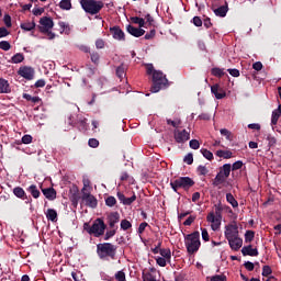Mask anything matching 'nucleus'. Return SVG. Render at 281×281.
Returning a JSON list of instances; mask_svg holds the SVG:
<instances>
[{"label": "nucleus", "instance_id": "nucleus-1", "mask_svg": "<svg viewBox=\"0 0 281 281\" xmlns=\"http://www.w3.org/2000/svg\"><path fill=\"white\" fill-rule=\"evenodd\" d=\"M97 255L100 260H115V256L117 255V246L111 243H103L97 245Z\"/></svg>", "mask_w": 281, "mask_h": 281}, {"label": "nucleus", "instance_id": "nucleus-2", "mask_svg": "<svg viewBox=\"0 0 281 281\" xmlns=\"http://www.w3.org/2000/svg\"><path fill=\"white\" fill-rule=\"evenodd\" d=\"M184 245L190 256L196 254L201 249V233L195 231L191 234L184 235Z\"/></svg>", "mask_w": 281, "mask_h": 281}, {"label": "nucleus", "instance_id": "nucleus-3", "mask_svg": "<svg viewBox=\"0 0 281 281\" xmlns=\"http://www.w3.org/2000/svg\"><path fill=\"white\" fill-rule=\"evenodd\" d=\"M106 229V224L102 218H97L93 224L90 226L89 223L83 224V231L87 232L90 236H94V238H100V236H104V231Z\"/></svg>", "mask_w": 281, "mask_h": 281}, {"label": "nucleus", "instance_id": "nucleus-4", "mask_svg": "<svg viewBox=\"0 0 281 281\" xmlns=\"http://www.w3.org/2000/svg\"><path fill=\"white\" fill-rule=\"evenodd\" d=\"M168 87V79L164 72L157 70L154 71L153 75V86L150 88L151 93H159L161 89H166Z\"/></svg>", "mask_w": 281, "mask_h": 281}, {"label": "nucleus", "instance_id": "nucleus-5", "mask_svg": "<svg viewBox=\"0 0 281 281\" xmlns=\"http://www.w3.org/2000/svg\"><path fill=\"white\" fill-rule=\"evenodd\" d=\"M80 5L87 14H99L104 8V2L97 0H80Z\"/></svg>", "mask_w": 281, "mask_h": 281}, {"label": "nucleus", "instance_id": "nucleus-6", "mask_svg": "<svg viewBox=\"0 0 281 281\" xmlns=\"http://www.w3.org/2000/svg\"><path fill=\"white\" fill-rule=\"evenodd\" d=\"M232 173V165L225 164L220 168L218 173L215 176L213 186L218 187L222 186V183H225L227 179L229 178V175Z\"/></svg>", "mask_w": 281, "mask_h": 281}, {"label": "nucleus", "instance_id": "nucleus-7", "mask_svg": "<svg viewBox=\"0 0 281 281\" xmlns=\"http://www.w3.org/2000/svg\"><path fill=\"white\" fill-rule=\"evenodd\" d=\"M173 192H177L179 188L183 190H190L194 186V181L190 177H181L170 182Z\"/></svg>", "mask_w": 281, "mask_h": 281}, {"label": "nucleus", "instance_id": "nucleus-8", "mask_svg": "<svg viewBox=\"0 0 281 281\" xmlns=\"http://www.w3.org/2000/svg\"><path fill=\"white\" fill-rule=\"evenodd\" d=\"M206 221L207 223L211 224V228L213 229V232H218V229H221V223L223 221V216L217 215L214 212H210L206 216Z\"/></svg>", "mask_w": 281, "mask_h": 281}, {"label": "nucleus", "instance_id": "nucleus-9", "mask_svg": "<svg viewBox=\"0 0 281 281\" xmlns=\"http://www.w3.org/2000/svg\"><path fill=\"white\" fill-rule=\"evenodd\" d=\"M54 27V20H52V18L48 16H43L40 20V32H42V34H45V32H49V30H52Z\"/></svg>", "mask_w": 281, "mask_h": 281}, {"label": "nucleus", "instance_id": "nucleus-10", "mask_svg": "<svg viewBox=\"0 0 281 281\" xmlns=\"http://www.w3.org/2000/svg\"><path fill=\"white\" fill-rule=\"evenodd\" d=\"M224 236L226 240H229L231 238H235L236 236H238V225L236 223L226 225Z\"/></svg>", "mask_w": 281, "mask_h": 281}, {"label": "nucleus", "instance_id": "nucleus-11", "mask_svg": "<svg viewBox=\"0 0 281 281\" xmlns=\"http://www.w3.org/2000/svg\"><path fill=\"white\" fill-rule=\"evenodd\" d=\"M18 74H19V76H21L25 80H34L35 71H34V68H32L30 66L20 67Z\"/></svg>", "mask_w": 281, "mask_h": 281}, {"label": "nucleus", "instance_id": "nucleus-12", "mask_svg": "<svg viewBox=\"0 0 281 281\" xmlns=\"http://www.w3.org/2000/svg\"><path fill=\"white\" fill-rule=\"evenodd\" d=\"M173 137L178 144H186V142L190 139V132L186 130H182V131L176 130L173 132Z\"/></svg>", "mask_w": 281, "mask_h": 281}, {"label": "nucleus", "instance_id": "nucleus-13", "mask_svg": "<svg viewBox=\"0 0 281 281\" xmlns=\"http://www.w3.org/2000/svg\"><path fill=\"white\" fill-rule=\"evenodd\" d=\"M82 201L86 203V205H88V207H92V209L98 207V199H95V196H93V194L91 193L83 192Z\"/></svg>", "mask_w": 281, "mask_h": 281}, {"label": "nucleus", "instance_id": "nucleus-14", "mask_svg": "<svg viewBox=\"0 0 281 281\" xmlns=\"http://www.w3.org/2000/svg\"><path fill=\"white\" fill-rule=\"evenodd\" d=\"M211 93L215 95L216 100H223L227 95V92H225V89L223 87H220L218 83L213 85L211 87Z\"/></svg>", "mask_w": 281, "mask_h": 281}, {"label": "nucleus", "instance_id": "nucleus-15", "mask_svg": "<svg viewBox=\"0 0 281 281\" xmlns=\"http://www.w3.org/2000/svg\"><path fill=\"white\" fill-rule=\"evenodd\" d=\"M231 249H233L234 251H238V249H240V247H243V238H240L239 235L232 237L231 239H227Z\"/></svg>", "mask_w": 281, "mask_h": 281}, {"label": "nucleus", "instance_id": "nucleus-16", "mask_svg": "<svg viewBox=\"0 0 281 281\" xmlns=\"http://www.w3.org/2000/svg\"><path fill=\"white\" fill-rule=\"evenodd\" d=\"M110 32L115 41H125L124 31L120 26H113Z\"/></svg>", "mask_w": 281, "mask_h": 281}, {"label": "nucleus", "instance_id": "nucleus-17", "mask_svg": "<svg viewBox=\"0 0 281 281\" xmlns=\"http://www.w3.org/2000/svg\"><path fill=\"white\" fill-rule=\"evenodd\" d=\"M126 30L128 34L135 36L136 38H139V36H144V34H146V31L144 29H137L133 25H127Z\"/></svg>", "mask_w": 281, "mask_h": 281}, {"label": "nucleus", "instance_id": "nucleus-18", "mask_svg": "<svg viewBox=\"0 0 281 281\" xmlns=\"http://www.w3.org/2000/svg\"><path fill=\"white\" fill-rule=\"evenodd\" d=\"M241 254H243V256H252V257L258 256V249L251 247V245L244 246L241 248Z\"/></svg>", "mask_w": 281, "mask_h": 281}, {"label": "nucleus", "instance_id": "nucleus-19", "mask_svg": "<svg viewBox=\"0 0 281 281\" xmlns=\"http://www.w3.org/2000/svg\"><path fill=\"white\" fill-rule=\"evenodd\" d=\"M42 192L48 201H54L56 199V190L54 188L43 189Z\"/></svg>", "mask_w": 281, "mask_h": 281}, {"label": "nucleus", "instance_id": "nucleus-20", "mask_svg": "<svg viewBox=\"0 0 281 281\" xmlns=\"http://www.w3.org/2000/svg\"><path fill=\"white\" fill-rule=\"evenodd\" d=\"M45 214L47 221H52V223H56V221H58V212H56V210L48 209Z\"/></svg>", "mask_w": 281, "mask_h": 281}, {"label": "nucleus", "instance_id": "nucleus-21", "mask_svg": "<svg viewBox=\"0 0 281 281\" xmlns=\"http://www.w3.org/2000/svg\"><path fill=\"white\" fill-rule=\"evenodd\" d=\"M120 223V213L114 212L109 215V225L110 227H115Z\"/></svg>", "mask_w": 281, "mask_h": 281}, {"label": "nucleus", "instance_id": "nucleus-22", "mask_svg": "<svg viewBox=\"0 0 281 281\" xmlns=\"http://www.w3.org/2000/svg\"><path fill=\"white\" fill-rule=\"evenodd\" d=\"M27 192H30L33 199H38V196H41V191L38 190V187H36V184H31L27 188Z\"/></svg>", "mask_w": 281, "mask_h": 281}, {"label": "nucleus", "instance_id": "nucleus-23", "mask_svg": "<svg viewBox=\"0 0 281 281\" xmlns=\"http://www.w3.org/2000/svg\"><path fill=\"white\" fill-rule=\"evenodd\" d=\"M21 30H24V32H32L34 27H36V23L34 21L32 22H23L20 24Z\"/></svg>", "mask_w": 281, "mask_h": 281}, {"label": "nucleus", "instance_id": "nucleus-24", "mask_svg": "<svg viewBox=\"0 0 281 281\" xmlns=\"http://www.w3.org/2000/svg\"><path fill=\"white\" fill-rule=\"evenodd\" d=\"M0 93H10V83L5 79H0Z\"/></svg>", "mask_w": 281, "mask_h": 281}, {"label": "nucleus", "instance_id": "nucleus-25", "mask_svg": "<svg viewBox=\"0 0 281 281\" xmlns=\"http://www.w3.org/2000/svg\"><path fill=\"white\" fill-rule=\"evenodd\" d=\"M227 7L225 5H222V7H218L217 9H214V14L215 16H221V18H224V16H227Z\"/></svg>", "mask_w": 281, "mask_h": 281}, {"label": "nucleus", "instance_id": "nucleus-26", "mask_svg": "<svg viewBox=\"0 0 281 281\" xmlns=\"http://www.w3.org/2000/svg\"><path fill=\"white\" fill-rule=\"evenodd\" d=\"M24 60H25V56L23 54H21V53H16L11 58V63L13 65H19V63H23Z\"/></svg>", "mask_w": 281, "mask_h": 281}, {"label": "nucleus", "instance_id": "nucleus-27", "mask_svg": "<svg viewBox=\"0 0 281 281\" xmlns=\"http://www.w3.org/2000/svg\"><path fill=\"white\" fill-rule=\"evenodd\" d=\"M217 157H223V159H232L233 154L231 150L220 149L216 151Z\"/></svg>", "mask_w": 281, "mask_h": 281}, {"label": "nucleus", "instance_id": "nucleus-28", "mask_svg": "<svg viewBox=\"0 0 281 281\" xmlns=\"http://www.w3.org/2000/svg\"><path fill=\"white\" fill-rule=\"evenodd\" d=\"M116 76L120 78V80L126 78V68L124 65H121L116 68Z\"/></svg>", "mask_w": 281, "mask_h": 281}, {"label": "nucleus", "instance_id": "nucleus-29", "mask_svg": "<svg viewBox=\"0 0 281 281\" xmlns=\"http://www.w3.org/2000/svg\"><path fill=\"white\" fill-rule=\"evenodd\" d=\"M226 201L232 207H238V201H236V198L232 193L226 194Z\"/></svg>", "mask_w": 281, "mask_h": 281}, {"label": "nucleus", "instance_id": "nucleus-30", "mask_svg": "<svg viewBox=\"0 0 281 281\" xmlns=\"http://www.w3.org/2000/svg\"><path fill=\"white\" fill-rule=\"evenodd\" d=\"M143 280L144 281H157V274L143 271Z\"/></svg>", "mask_w": 281, "mask_h": 281}, {"label": "nucleus", "instance_id": "nucleus-31", "mask_svg": "<svg viewBox=\"0 0 281 281\" xmlns=\"http://www.w3.org/2000/svg\"><path fill=\"white\" fill-rule=\"evenodd\" d=\"M160 256H162L165 260H170V258H172V252L170 251V248H161Z\"/></svg>", "mask_w": 281, "mask_h": 281}, {"label": "nucleus", "instance_id": "nucleus-32", "mask_svg": "<svg viewBox=\"0 0 281 281\" xmlns=\"http://www.w3.org/2000/svg\"><path fill=\"white\" fill-rule=\"evenodd\" d=\"M59 8L61 10H71V0H60Z\"/></svg>", "mask_w": 281, "mask_h": 281}, {"label": "nucleus", "instance_id": "nucleus-33", "mask_svg": "<svg viewBox=\"0 0 281 281\" xmlns=\"http://www.w3.org/2000/svg\"><path fill=\"white\" fill-rule=\"evenodd\" d=\"M13 194L18 196V199H23V196H25V190L21 187H16L13 189Z\"/></svg>", "mask_w": 281, "mask_h": 281}, {"label": "nucleus", "instance_id": "nucleus-34", "mask_svg": "<svg viewBox=\"0 0 281 281\" xmlns=\"http://www.w3.org/2000/svg\"><path fill=\"white\" fill-rule=\"evenodd\" d=\"M132 23H135L139 27H145L146 26V21L144 20V18L134 16V18H132Z\"/></svg>", "mask_w": 281, "mask_h": 281}, {"label": "nucleus", "instance_id": "nucleus-35", "mask_svg": "<svg viewBox=\"0 0 281 281\" xmlns=\"http://www.w3.org/2000/svg\"><path fill=\"white\" fill-rule=\"evenodd\" d=\"M200 153L203 155V157L205 158V159H207L209 161H212V159H214V154H212V151H210V150H207V149H205V148H202L201 150H200Z\"/></svg>", "mask_w": 281, "mask_h": 281}, {"label": "nucleus", "instance_id": "nucleus-36", "mask_svg": "<svg viewBox=\"0 0 281 281\" xmlns=\"http://www.w3.org/2000/svg\"><path fill=\"white\" fill-rule=\"evenodd\" d=\"M281 113L278 110H273L272 116H271V124L276 126L278 124V120H280Z\"/></svg>", "mask_w": 281, "mask_h": 281}, {"label": "nucleus", "instance_id": "nucleus-37", "mask_svg": "<svg viewBox=\"0 0 281 281\" xmlns=\"http://www.w3.org/2000/svg\"><path fill=\"white\" fill-rule=\"evenodd\" d=\"M23 98L27 100L29 102H33L34 104L41 102V98L38 97H32L31 94L24 93Z\"/></svg>", "mask_w": 281, "mask_h": 281}, {"label": "nucleus", "instance_id": "nucleus-38", "mask_svg": "<svg viewBox=\"0 0 281 281\" xmlns=\"http://www.w3.org/2000/svg\"><path fill=\"white\" fill-rule=\"evenodd\" d=\"M212 74H213L216 78H223V76H225V69H222V68H213V69H212Z\"/></svg>", "mask_w": 281, "mask_h": 281}, {"label": "nucleus", "instance_id": "nucleus-39", "mask_svg": "<svg viewBox=\"0 0 281 281\" xmlns=\"http://www.w3.org/2000/svg\"><path fill=\"white\" fill-rule=\"evenodd\" d=\"M221 135H223L228 142H232L233 136H232V132H229V130L227 128H222L220 131Z\"/></svg>", "mask_w": 281, "mask_h": 281}, {"label": "nucleus", "instance_id": "nucleus-40", "mask_svg": "<svg viewBox=\"0 0 281 281\" xmlns=\"http://www.w3.org/2000/svg\"><path fill=\"white\" fill-rule=\"evenodd\" d=\"M11 48H12V45H10V42L8 41L0 42V49H2L3 52H10Z\"/></svg>", "mask_w": 281, "mask_h": 281}, {"label": "nucleus", "instance_id": "nucleus-41", "mask_svg": "<svg viewBox=\"0 0 281 281\" xmlns=\"http://www.w3.org/2000/svg\"><path fill=\"white\" fill-rule=\"evenodd\" d=\"M131 227H133V224H131L128 220L121 221V229H123V232H126V229H131Z\"/></svg>", "mask_w": 281, "mask_h": 281}, {"label": "nucleus", "instance_id": "nucleus-42", "mask_svg": "<svg viewBox=\"0 0 281 281\" xmlns=\"http://www.w3.org/2000/svg\"><path fill=\"white\" fill-rule=\"evenodd\" d=\"M189 146L192 148V150H199L201 148V143H199L196 139H191L189 142Z\"/></svg>", "mask_w": 281, "mask_h": 281}, {"label": "nucleus", "instance_id": "nucleus-43", "mask_svg": "<svg viewBox=\"0 0 281 281\" xmlns=\"http://www.w3.org/2000/svg\"><path fill=\"white\" fill-rule=\"evenodd\" d=\"M115 203H117V200H115V196H108L105 199V205H108V207H113Z\"/></svg>", "mask_w": 281, "mask_h": 281}, {"label": "nucleus", "instance_id": "nucleus-44", "mask_svg": "<svg viewBox=\"0 0 281 281\" xmlns=\"http://www.w3.org/2000/svg\"><path fill=\"white\" fill-rule=\"evenodd\" d=\"M255 233L252 231H247L245 233V243H251L254 240Z\"/></svg>", "mask_w": 281, "mask_h": 281}, {"label": "nucleus", "instance_id": "nucleus-45", "mask_svg": "<svg viewBox=\"0 0 281 281\" xmlns=\"http://www.w3.org/2000/svg\"><path fill=\"white\" fill-rule=\"evenodd\" d=\"M115 280L117 281H126V273H124V271H117L115 273Z\"/></svg>", "mask_w": 281, "mask_h": 281}, {"label": "nucleus", "instance_id": "nucleus-46", "mask_svg": "<svg viewBox=\"0 0 281 281\" xmlns=\"http://www.w3.org/2000/svg\"><path fill=\"white\" fill-rule=\"evenodd\" d=\"M88 146H90V148H98V146H100V142L95 138H90L88 140Z\"/></svg>", "mask_w": 281, "mask_h": 281}, {"label": "nucleus", "instance_id": "nucleus-47", "mask_svg": "<svg viewBox=\"0 0 281 281\" xmlns=\"http://www.w3.org/2000/svg\"><path fill=\"white\" fill-rule=\"evenodd\" d=\"M156 262L159 267H166L168 260L164 257H157Z\"/></svg>", "mask_w": 281, "mask_h": 281}, {"label": "nucleus", "instance_id": "nucleus-48", "mask_svg": "<svg viewBox=\"0 0 281 281\" xmlns=\"http://www.w3.org/2000/svg\"><path fill=\"white\" fill-rule=\"evenodd\" d=\"M243 168V160H237L231 166V170H240Z\"/></svg>", "mask_w": 281, "mask_h": 281}, {"label": "nucleus", "instance_id": "nucleus-49", "mask_svg": "<svg viewBox=\"0 0 281 281\" xmlns=\"http://www.w3.org/2000/svg\"><path fill=\"white\" fill-rule=\"evenodd\" d=\"M271 273H272L271 267L263 266V268H262V276L265 278H267V277L271 276Z\"/></svg>", "mask_w": 281, "mask_h": 281}, {"label": "nucleus", "instance_id": "nucleus-50", "mask_svg": "<svg viewBox=\"0 0 281 281\" xmlns=\"http://www.w3.org/2000/svg\"><path fill=\"white\" fill-rule=\"evenodd\" d=\"M183 161L188 164V166H192V164L194 162V157L192 156V154H188L184 157Z\"/></svg>", "mask_w": 281, "mask_h": 281}, {"label": "nucleus", "instance_id": "nucleus-51", "mask_svg": "<svg viewBox=\"0 0 281 281\" xmlns=\"http://www.w3.org/2000/svg\"><path fill=\"white\" fill-rule=\"evenodd\" d=\"M211 281H227V277L224 274H216L211 278Z\"/></svg>", "mask_w": 281, "mask_h": 281}, {"label": "nucleus", "instance_id": "nucleus-52", "mask_svg": "<svg viewBox=\"0 0 281 281\" xmlns=\"http://www.w3.org/2000/svg\"><path fill=\"white\" fill-rule=\"evenodd\" d=\"M228 71V74L231 75V76H233V78H238V76H240V70L239 69H236V68H231V69H228L227 70Z\"/></svg>", "mask_w": 281, "mask_h": 281}, {"label": "nucleus", "instance_id": "nucleus-53", "mask_svg": "<svg viewBox=\"0 0 281 281\" xmlns=\"http://www.w3.org/2000/svg\"><path fill=\"white\" fill-rule=\"evenodd\" d=\"M201 232H202V240L207 243L210 240V234L207 233V229L206 228H201Z\"/></svg>", "mask_w": 281, "mask_h": 281}, {"label": "nucleus", "instance_id": "nucleus-54", "mask_svg": "<svg viewBox=\"0 0 281 281\" xmlns=\"http://www.w3.org/2000/svg\"><path fill=\"white\" fill-rule=\"evenodd\" d=\"M137 195L133 194L131 198H125V202L123 205H132L134 201H136Z\"/></svg>", "mask_w": 281, "mask_h": 281}, {"label": "nucleus", "instance_id": "nucleus-55", "mask_svg": "<svg viewBox=\"0 0 281 281\" xmlns=\"http://www.w3.org/2000/svg\"><path fill=\"white\" fill-rule=\"evenodd\" d=\"M90 58L92 60V63L97 64L100 61V54L95 53V52H92L90 54Z\"/></svg>", "mask_w": 281, "mask_h": 281}, {"label": "nucleus", "instance_id": "nucleus-56", "mask_svg": "<svg viewBox=\"0 0 281 281\" xmlns=\"http://www.w3.org/2000/svg\"><path fill=\"white\" fill-rule=\"evenodd\" d=\"M198 172H199V175H202V176L207 175V167H205V166H203V165H200V166L198 167Z\"/></svg>", "mask_w": 281, "mask_h": 281}, {"label": "nucleus", "instance_id": "nucleus-57", "mask_svg": "<svg viewBox=\"0 0 281 281\" xmlns=\"http://www.w3.org/2000/svg\"><path fill=\"white\" fill-rule=\"evenodd\" d=\"M193 25H195V27H201V25H203V20H201V18H199V16H194Z\"/></svg>", "mask_w": 281, "mask_h": 281}, {"label": "nucleus", "instance_id": "nucleus-58", "mask_svg": "<svg viewBox=\"0 0 281 281\" xmlns=\"http://www.w3.org/2000/svg\"><path fill=\"white\" fill-rule=\"evenodd\" d=\"M95 47H97V49H104V40H102V38L97 40Z\"/></svg>", "mask_w": 281, "mask_h": 281}, {"label": "nucleus", "instance_id": "nucleus-59", "mask_svg": "<svg viewBox=\"0 0 281 281\" xmlns=\"http://www.w3.org/2000/svg\"><path fill=\"white\" fill-rule=\"evenodd\" d=\"M115 236V229L109 231L104 235V240H109L110 238H113Z\"/></svg>", "mask_w": 281, "mask_h": 281}, {"label": "nucleus", "instance_id": "nucleus-60", "mask_svg": "<svg viewBox=\"0 0 281 281\" xmlns=\"http://www.w3.org/2000/svg\"><path fill=\"white\" fill-rule=\"evenodd\" d=\"M252 69H255V71H262V63L256 61L252 64Z\"/></svg>", "mask_w": 281, "mask_h": 281}, {"label": "nucleus", "instance_id": "nucleus-61", "mask_svg": "<svg viewBox=\"0 0 281 281\" xmlns=\"http://www.w3.org/2000/svg\"><path fill=\"white\" fill-rule=\"evenodd\" d=\"M22 144H32V135H24L22 137Z\"/></svg>", "mask_w": 281, "mask_h": 281}, {"label": "nucleus", "instance_id": "nucleus-62", "mask_svg": "<svg viewBox=\"0 0 281 281\" xmlns=\"http://www.w3.org/2000/svg\"><path fill=\"white\" fill-rule=\"evenodd\" d=\"M10 32H8V29L0 27V38H5V36H8Z\"/></svg>", "mask_w": 281, "mask_h": 281}, {"label": "nucleus", "instance_id": "nucleus-63", "mask_svg": "<svg viewBox=\"0 0 281 281\" xmlns=\"http://www.w3.org/2000/svg\"><path fill=\"white\" fill-rule=\"evenodd\" d=\"M244 267H245V269H247V271H254V262H251V261H246L244 263Z\"/></svg>", "mask_w": 281, "mask_h": 281}, {"label": "nucleus", "instance_id": "nucleus-64", "mask_svg": "<svg viewBox=\"0 0 281 281\" xmlns=\"http://www.w3.org/2000/svg\"><path fill=\"white\" fill-rule=\"evenodd\" d=\"M155 30H151L149 33L145 35V41H150V38H155Z\"/></svg>", "mask_w": 281, "mask_h": 281}]
</instances>
